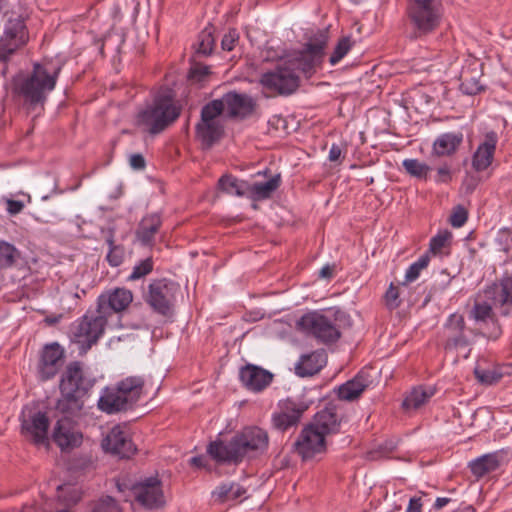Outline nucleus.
I'll return each instance as SVG.
<instances>
[{"label":"nucleus","mask_w":512,"mask_h":512,"mask_svg":"<svg viewBox=\"0 0 512 512\" xmlns=\"http://www.w3.org/2000/svg\"><path fill=\"white\" fill-rule=\"evenodd\" d=\"M451 502V499L448 497H438L434 502V509L440 510L445 507L448 503Z\"/></svg>","instance_id":"nucleus-62"},{"label":"nucleus","mask_w":512,"mask_h":512,"mask_svg":"<svg viewBox=\"0 0 512 512\" xmlns=\"http://www.w3.org/2000/svg\"><path fill=\"white\" fill-rule=\"evenodd\" d=\"M221 103L210 101L201 109L200 121L196 124L195 133L205 148H211L224 135V125L220 119Z\"/></svg>","instance_id":"nucleus-9"},{"label":"nucleus","mask_w":512,"mask_h":512,"mask_svg":"<svg viewBox=\"0 0 512 512\" xmlns=\"http://www.w3.org/2000/svg\"><path fill=\"white\" fill-rule=\"evenodd\" d=\"M98 408L107 413L114 414L132 408L126 398H123L116 388H105L98 400Z\"/></svg>","instance_id":"nucleus-28"},{"label":"nucleus","mask_w":512,"mask_h":512,"mask_svg":"<svg viewBox=\"0 0 512 512\" xmlns=\"http://www.w3.org/2000/svg\"><path fill=\"white\" fill-rule=\"evenodd\" d=\"M133 300L131 291L116 288L98 297L97 309L87 311L82 317L71 323L70 340L79 345L80 353H86L102 337L108 318L113 313L125 310Z\"/></svg>","instance_id":"nucleus-1"},{"label":"nucleus","mask_w":512,"mask_h":512,"mask_svg":"<svg viewBox=\"0 0 512 512\" xmlns=\"http://www.w3.org/2000/svg\"><path fill=\"white\" fill-rule=\"evenodd\" d=\"M341 417L335 405H328L316 413L312 425L325 437L327 434L339 431Z\"/></svg>","instance_id":"nucleus-27"},{"label":"nucleus","mask_w":512,"mask_h":512,"mask_svg":"<svg viewBox=\"0 0 512 512\" xmlns=\"http://www.w3.org/2000/svg\"><path fill=\"white\" fill-rule=\"evenodd\" d=\"M145 380L141 376H129L119 381L115 388L133 407L144 392Z\"/></svg>","instance_id":"nucleus-30"},{"label":"nucleus","mask_w":512,"mask_h":512,"mask_svg":"<svg viewBox=\"0 0 512 512\" xmlns=\"http://www.w3.org/2000/svg\"><path fill=\"white\" fill-rule=\"evenodd\" d=\"M264 89L279 95L293 94L300 85V77L289 63L278 65L274 70L264 73L260 80Z\"/></svg>","instance_id":"nucleus-11"},{"label":"nucleus","mask_w":512,"mask_h":512,"mask_svg":"<svg viewBox=\"0 0 512 512\" xmlns=\"http://www.w3.org/2000/svg\"><path fill=\"white\" fill-rule=\"evenodd\" d=\"M215 39L213 36V27L204 28L198 35L196 44L197 54L208 56L212 53Z\"/></svg>","instance_id":"nucleus-45"},{"label":"nucleus","mask_w":512,"mask_h":512,"mask_svg":"<svg viewBox=\"0 0 512 512\" xmlns=\"http://www.w3.org/2000/svg\"><path fill=\"white\" fill-rule=\"evenodd\" d=\"M384 299L388 309L394 310L398 308L401 304V300L399 298V288L391 283L384 295Z\"/></svg>","instance_id":"nucleus-53"},{"label":"nucleus","mask_w":512,"mask_h":512,"mask_svg":"<svg viewBox=\"0 0 512 512\" xmlns=\"http://www.w3.org/2000/svg\"><path fill=\"white\" fill-rule=\"evenodd\" d=\"M436 389L433 386H418L411 390L403 401V407L406 409H418L435 394Z\"/></svg>","instance_id":"nucleus-36"},{"label":"nucleus","mask_w":512,"mask_h":512,"mask_svg":"<svg viewBox=\"0 0 512 512\" xmlns=\"http://www.w3.org/2000/svg\"><path fill=\"white\" fill-rule=\"evenodd\" d=\"M281 185V175L275 174L266 182L248 183L249 197L254 201H263L272 197Z\"/></svg>","instance_id":"nucleus-33"},{"label":"nucleus","mask_w":512,"mask_h":512,"mask_svg":"<svg viewBox=\"0 0 512 512\" xmlns=\"http://www.w3.org/2000/svg\"><path fill=\"white\" fill-rule=\"evenodd\" d=\"M61 68L50 72L44 65L34 63L30 73H18L11 80V93L15 101L28 110L43 107L48 94L55 89Z\"/></svg>","instance_id":"nucleus-2"},{"label":"nucleus","mask_w":512,"mask_h":512,"mask_svg":"<svg viewBox=\"0 0 512 512\" xmlns=\"http://www.w3.org/2000/svg\"><path fill=\"white\" fill-rule=\"evenodd\" d=\"M247 490L236 482H225L219 485L213 495L220 502H241L246 498Z\"/></svg>","instance_id":"nucleus-35"},{"label":"nucleus","mask_w":512,"mask_h":512,"mask_svg":"<svg viewBox=\"0 0 512 512\" xmlns=\"http://www.w3.org/2000/svg\"><path fill=\"white\" fill-rule=\"evenodd\" d=\"M213 101L220 102L221 115L227 110V115L230 118L245 119L251 116L256 108V102L251 96L235 91H230Z\"/></svg>","instance_id":"nucleus-17"},{"label":"nucleus","mask_w":512,"mask_h":512,"mask_svg":"<svg viewBox=\"0 0 512 512\" xmlns=\"http://www.w3.org/2000/svg\"><path fill=\"white\" fill-rule=\"evenodd\" d=\"M117 488L121 492L129 489L135 501L148 510L162 508L165 504L162 484L157 477H147L130 486L119 482Z\"/></svg>","instance_id":"nucleus-10"},{"label":"nucleus","mask_w":512,"mask_h":512,"mask_svg":"<svg viewBox=\"0 0 512 512\" xmlns=\"http://www.w3.org/2000/svg\"><path fill=\"white\" fill-rule=\"evenodd\" d=\"M218 189L228 195L241 197L248 192V182L239 180L231 174H225L218 180Z\"/></svg>","instance_id":"nucleus-38"},{"label":"nucleus","mask_w":512,"mask_h":512,"mask_svg":"<svg viewBox=\"0 0 512 512\" xmlns=\"http://www.w3.org/2000/svg\"><path fill=\"white\" fill-rule=\"evenodd\" d=\"M451 243L452 233L447 229L441 230L430 239L429 249L426 253H431L434 256L449 255Z\"/></svg>","instance_id":"nucleus-40"},{"label":"nucleus","mask_w":512,"mask_h":512,"mask_svg":"<svg viewBox=\"0 0 512 512\" xmlns=\"http://www.w3.org/2000/svg\"><path fill=\"white\" fill-rule=\"evenodd\" d=\"M323 60L324 57L303 48L299 56L290 61L289 64L295 68V71L299 70L307 77H311L321 67Z\"/></svg>","instance_id":"nucleus-34"},{"label":"nucleus","mask_w":512,"mask_h":512,"mask_svg":"<svg viewBox=\"0 0 512 512\" xmlns=\"http://www.w3.org/2000/svg\"><path fill=\"white\" fill-rule=\"evenodd\" d=\"M239 432L242 434L243 440H248L260 454H263L268 449L269 436L264 429L257 426H249Z\"/></svg>","instance_id":"nucleus-37"},{"label":"nucleus","mask_w":512,"mask_h":512,"mask_svg":"<svg viewBox=\"0 0 512 512\" xmlns=\"http://www.w3.org/2000/svg\"><path fill=\"white\" fill-rule=\"evenodd\" d=\"M240 35L237 29L230 28L229 31L224 34L222 40H221V47L225 51H232L236 45V43L239 41Z\"/></svg>","instance_id":"nucleus-55"},{"label":"nucleus","mask_w":512,"mask_h":512,"mask_svg":"<svg viewBox=\"0 0 512 512\" xmlns=\"http://www.w3.org/2000/svg\"><path fill=\"white\" fill-rule=\"evenodd\" d=\"M451 179V172L448 166L439 167L437 170V175L435 177V181L438 183H447Z\"/></svg>","instance_id":"nucleus-60"},{"label":"nucleus","mask_w":512,"mask_h":512,"mask_svg":"<svg viewBox=\"0 0 512 512\" xmlns=\"http://www.w3.org/2000/svg\"><path fill=\"white\" fill-rule=\"evenodd\" d=\"M57 496L61 503L66 506H73L82 499V492L80 488L75 485L64 484L58 486Z\"/></svg>","instance_id":"nucleus-42"},{"label":"nucleus","mask_w":512,"mask_h":512,"mask_svg":"<svg viewBox=\"0 0 512 512\" xmlns=\"http://www.w3.org/2000/svg\"><path fill=\"white\" fill-rule=\"evenodd\" d=\"M427 495L425 493H420L419 496H414L410 498L408 506L406 508L405 512H422L423 507V497H426Z\"/></svg>","instance_id":"nucleus-57"},{"label":"nucleus","mask_w":512,"mask_h":512,"mask_svg":"<svg viewBox=\"0 0 512 512\" xmlns=\"http://www.w3.org/2000/svg\"><path fill=\"white\" fill-rule=\"evenodd\" d=\"M90 512H121V508L114 498L105 496L91 504Z\"/></svg>","instance_id":"nucleus-49"},{"label":"nucleus","mask_w":512,"mask_h":512,"mask_svg":"<svg viewBox=\"0 0 512 512\" xmlns=\"http://www.w3.org/2000/svg\"><path fill=\"white\" fill-rule=\"evenodd\" d=\"M474 375L479 383L490 386L498 383L502 379L503 372L499 366H484L482 363H477L474 368Z\"/></svg>","instance_id":"nucleus-39"},{"label":"nucleus","mask_w":512,"mask_h":512,"mask_svg":"<svg viewBox=\"0 0 512 512\" xmlns=\"http://www.w3.org/2000/svg\"><path fill=\"white\" fill-rule=\"evenodd\" d=\"M497 143L498 135L495 131L485 134L483 142L478 145L472 155V167L476 172H482L492 164Z\"/></svg>","instance_id":"nucleus-22"},{"label":"nucleus","mask_w":512,"mask_h":512,"mask_svg":"<svg viewBox=\"0 0 512 512\" xmlns=\"http://www.w3.org/2000/svg\"><path fill=\"white\" fill-rule=\"evenodd\" d=\"M429 262L430 256L428 253L421 255L417 261L413 262L406 270L405 281L407 283L415 281L419 277L421 271L428 266Z\"/></svg>","instance_id":"nucleus-48"},{"label":"nucleus","mask_w":512,"mask_h":512,"mask_svg":"<svg viewBox=\"0 0 512 512\" xmlns=\"http://www.w3.org/2000/svg\"><path fill=\"white\" fill-rule=\"evenodd\" d=\"M106 243L109 247L106 259L112 267H117L122 264L124 259V250L121 246L116 245L114 242L113 234L110 233L106 238Z\"/></svg>","instance_id":"nucleus-47"},{"label":"nucleus","mask_w":512,"mask_h":512,"mask_svg":"<svg viewBox=\"0 0 512 512\" xmlns=\"http://www.w3.org/2000/svg\"><path fill=\"white\" fill-rule=\"evenodd\" d=\"M102 448L120 458H130L136 451L129 434L120 426H114L103 438Z\"/></svg>","instance_id":"nucleus-19"},{"label":"nucleus","mask_w":512,"mask_h":512,"mask_svg":"<svg viewBox=\"0 0 512 512\" xmlns=\"http://www.w3.org/2000/svg\"><path fill=\"white\" fill-rule=\"evenodd\" d=\"M294 447L303 460H308L325 451V437L310 424L302 429Z\"/></svg>","instance_id":"nucleus-18"},{"label":"nucleus","mask_w":512,"mask_h":512,"mask_svg":"<svg viewBox=\"0 0 512 512\" xmlns=\"http://www.w3.org/2000/svg\"><path fill=\"white\" fill-rule=\"evenodd\" d=\"M467 219V210L463 206L458 205L453 209V212L450 216V224L455 228H460L466 223Z\"/></svg>","instance_id":"nucleus-54"},{"label":"nucleus","mask_w":512,"mask_h":512,"mask_svg":"<svg viewBox=\"0 0 512 512\" xmlns=\"http://www.w3.org/2000/svg\"><path fill=\"white\" fill-rule=\"evenodd\" d=\"M332 268L329 265H326L321 268L319 275L321 278H330L332 276Z\"/></svg>","instance_id":"nucleus-63"},{"label":"nucleus","mask_w":512,"mask_h":512,"mask_svg":"<svg viewBox=\"0 0 512 512\" xmlns=\"http://www.w3.org/2000/svg\"><path fill=\"white\" fill-rule=\"evenodd\" d=\"M470 334L479 335L477 329H470L466 326L464 316L459 313H452L448 316L444 324L446 350H457L469 347L472 343Z\"/></svg>","instance_id":"nucleus-13"},{"label":"nucleus","mask_w":512,"mask_h":512,"mask_svg":"<svg viewBox=\"0 0 512 512\" xmlns=\"http://www.w3.org/2000/svg\"><path fill=\"white\" fill-rule=\"evenodd\" d=\"M210 73L209 67L201 64H195L189 72V77L201 81Z\"/></svg>","instance_id":"nucleus-56"},{"label":"nucleus","mask_w":512,"mask_h":512,"mask_svg":"<svg viewBox=\"0 0 512 512\" xmlns=\"http://www.w3.org/2000/svg\"><path fill=\"white\" fill-rule=\"evenodd\" d=\"M129 164L134 170H143L146 166V161L142 154H132L129 158Z\"/></svg>","instance_id":"nucleus-59"},{"label":"nucleus","mask_w":512,"mask_h":512,"mask_svg":"<svg viewBox=\"0 0 512 512\" xmlns=\"http://www.w3.org/2000/svg\"><path fill=\"white\" fill-rule=\"evenodd\" d=\"M64 359V349L58 343L46 345L41 353L38 364V375L42 381L55 377L60 370Z\"/></svg>","instance_id":"nucleus-20"},{"label":"nucleus","mask_w":512,"mask_h":512,"mask_svg":"<svg viewBox=\"0 0 512 512\" xmlns=\"http://www.w3.org/2000/svg\"><path fill=\"white\" fill-rule=\"evenodd\" d=\"M94 382L85 376L83 364L79 361L70 362L60 377L59 390L65 394L85 395Z\"/></svg>","instance_id":"nucleus-14"},{"label":"nucleus","mask_w":512,"mask_h":512,"mask_svg":"<svg viewBox=\"0 0 512 512\" xmlns=\"http://www.w3.org/2000/svg\"><path fill=\"white\" fill-rule=\"evenodd\" d=\"M460 89L466 95H476L483 90V87L478 77H467L465 74H462Z\"/></svg>","instance_id":"nucleus-51"},{"label":"nucleus","mask_w":512,"mask_h":512,"mask_svg":"<svg viewBox=\"0 0 512 512\" xmlns=\"http://www.w3.org/2000/svg\"><path fill=\"white\" fill-rule=\"evenodd\" d=\"M328 32L326 30H318L312 35L309 41L304 45V49L311 51L319 56H325V48L328 44Z\"/></svg>","instance_id":"nucleus-43"},{"label":"nucleus","mask_w":512,"mask_h":512,"mask_svg":"<svg viewBox=\"0 0 512 512\" xmlns=\"http://www.w3.org/2000/svg\"><path fill=\"white\" fill-rule=\"evenodd\" d=\"M373 383L369 370L362 369L356 376L340 385L337 395L340 400L354 401Z\"/></svg>","instance_id":"nucleus-25"},{"label":"nucleus","mask_w":512,"mask_h":512,"mask_svg":"<svg viewBox=\"0 0 512 512\" xmlns=\"http://www.w3.org/2000/svg\"><path fill=\"white\" fill-rule=\"evenodd\" d=\"M350 326V316L338 308H330L325 312H308L297 321L300 331L324 344L337 342L341 338V330Z\"/></svg>","instance_id":"nucleus-3"},{"label":"nucleus","mask_w":512,"mask_h":512,"mask_svg":"<svg viewBox=\"0 0 512 512\" xmlns=\"http://www.w3.org/2000/svg\"><path fill=\"white\" fill-rule=\"evenodd\" d=\"M408 174L419 179H426L430 167L418 159H405L402 163Z\"/></svg>","instance_id":"nucleus-46"},{"label":"nucleus","mask_w":512,"mask_h":512,"mask_svg":"<svg viewBox=\"0 0 512 512\" xmlns=\"http://www.w3.org/2000/svg\"><path fill=\"white\" fill-rule=\"evenodd\" d=\"M191 462H192L194 465H196V466L200 467V466H202L203 459H202V457H200V456H195V457H193V458L191 459Z\"/></svg>","instance_id":"nucleus-64"},{"label":"nucleus","mask_w":512,"mask_h":512,"mask_svg":"<svg viewBox=\"0 0 512 512\" xmlns=\"http://www.w3.org/2000/svg\"><path fill=\"white\" fill-rule=\"evenodd\" d=\"M499 305H512V276L506 277L500 282Z\"/></svg>","instance_id":"nucleus-52"},{"label":"nucleus","mask_w":512,"mask_h":512,"mask_svg":"<svg viewBox=\"0 0 512 512\" xmlns=\"http://www.w3.org/2000/svg\"><path fill=\"white\" fill-rule=\"evenodd\" d=\"M462 132H448L439 135L433 143V150L438 156L454 154L463 142Z\"/></svg>","instance_id":"nucleus-32"},{"label":"nucleus","mask_w":512,"mask_h":512,"mask_svg":"<svg viewBox=\"0 0 512 512\" xmlns=\"http://www.w3.org/2000/svg\"><path fill=\"white\" fill-rule=\"evenodd\" d=\"M355 41L351 36H343L341 37L335 48L333 49L332 54L329 57V63L331 66L337 65L352 49Z\"/></svg>","instance_id":"nucleus-44"},{"label":"nucleus","mask_w":512,"mask_h":512,"mask_svg":"<svg viewBox=\"0 0 512 512\" xmlns=\"http://www.w3.org/2000/svg\"><path fill=\"white\" fill-rule=\"evenodd\" d=\"M180 286L168 279H154L149 285L144 300L157 314L169 317L174 312L176 295Z\"/></svg>","instance_id":"nucleus-8"},{"label":"nucleus","mask_w":512,"mask_h":512,"mask_svg":"<svg viewBox=\"0 0 512 512\" xmlns=\"http://www.w3.org/2000/svg\"><path fill=\"white\" fill-rule=\"evenodd\" d=\"M20 258V251L7 241H0V271L13 267Z\"/></svg>","instance_id":"nucleus-41"},{"label":"nucleus","mask_w":512,"mask_h":512,"mask_svg":"<svg viewBox=\"0 0 512 512\" xmlns=\"http://www.w3.org/2000/svg\"><path fill=\"white\" fill-rule=\"evenodd\" d=\"M49 426L50 421L45 412L29 411L28 414L22 413V434L35 445H44L48 442Z\"/></svg>","instance_id":"nucleus-16"},{"label":"nucleus","mask_w":512,"mask_h":512,"mask_svg":"<svg viewBox=\"0 0 512 512\" xmlns=\"http://www.w3.org/2000/svg\"><path fill=\"white\" fill-rule=\"evenodd\" d=\"M207 452L217 462L234 465L241 463L245 458L260 455L248 440H243L240 432H237L228 442L221 440L211 442Z\"/></svg>","instance_id":"nucleus-7"},{"label":"nucleus","mask_w":512,"mask_h":512,"mask_svg":"<svg viewBox=\"0 0 512 512\" xmlns=\"http://www.w3.org/2000/svg\"><path fill=\"white\" fill-rule=\"evenodd\" d=\"M497 291V286H491L484 289L482 294L479 293L475 297L473 306L468 313L469 319L473 320L480 328L492 325L491 331L482 332L478 330V333L481 336L493 340L498 339L502 334L498 318L493 310V306L499 304V297L496 296Z\"/></svg>","instance_id":"nucleus-6"},{"label":"nucleus","mask_w":512,"mask_h":512,"mask_svg":"<svg viewBox=\"0 0 512 512\" xmlns=\"http://www.w3.org/2000/svg\"><path fill=\"white\" fill-rule=\"evenodd\" d=\"M6 205V210L10 215L19 214L25 207L22 201L13 199H8L6 201Z\"/></svg>","instance_id":"nucleus-58"},{"label":"nucleus","mask_w":512,"mask_h":512,"mask_svg":"<svg viewBox=\"0 0 512 512\" xmlns=\"http://www.w3.org/2000/svg\"><path fill=\"white\" fill-rule=\"evenodd\" d=\"M29 41V32L21 16L9 18L0 37V61L7 62L16 51Z\"/></svg>","instance_id":"nucleus-12"},{"label":"nucleus","mask_w":512,"mask_h":512,"mask_svg":"<svg viewBox=\"0 0 512 512\" xmlns=\"http://www.w3.org/2000/svg\"><path fill=\"white\" fill-rule=\"evenodd\" d=\"M341 154H342V150H341L340 146L337 144H332V146L329 150L328 159L331 162H336L340 159Z\"/></svg>","instance_id":"nucleus-61"},{"label":"nucleus","mask_w":512,"mask_h":512,"mask_svg":"<svg viewBox=\"0 0 512 512\" xmlns=\"http://www.w3.org/2000/svg\"><path fill=\"white\" fill-rule=\"evenodd\" d=\"M278 409L272 414L273 427L286 431L300 422L303 413L308 409V404L302 400L287 398L279 402Z\"/></svg>","instance_id":"nucleus-15"},{"label":"nucleus","mask_w":512,"mask_h":512,"mask_svg":"<svg viewBox=\"0 0 512 512\" xmlns=\"http://www.w3.org/2000/svg\"><path fill=\"white\" fill-rule=\"evenodd\" d=\"M507 461V452L503 449L484 454L469 462L471 473L481 478L499 469Z\"/></svg>","instance_id":"nucleus-24"},{"label":"nucleus","mask_w":512,"mask_h":512,"mask_svg":"<svg viewBox=\"0 0 512 512\" xmlns=\"http://www.w3.org/2000/svg\"><path fill=\"white\" fill-rule=\"evenodd\" d=\"M153 266H154V263H153V259L151 257L141 260L138 264H136L133 267V270H132L131 274L129 275L128 279L134 281V280L144 278L145 276H147L148 274H150L152 272Z\"/></svg>","instance_id":"nucleus-50"},{"label":"nucleus","mask_w":512,"mask_h":512,"mask_svg":"<svg viewBox=\"0 0 512 512\" xmlns=\"http://www.w3.org/2000/svg\"><path fill=\"white\" fill-rule=\"evenodd\" d=\"M441 0H408L406 7L407 37L421 40L434 33L441 24Z\"/></svg>","instance_id":"nucleus-4"},{"label":"nucleus","mask_w":512,"mask_h":512,"mask_svg":"<svg viewBox=\"0 0 512 512\" xmlns=\"http://www.w3.org/2000/svg\"><path fill=\"white\" fill-rule=\"evenodd\" d=\"M239 377L248 390L260 392L270 385L273 374L256 365L247 364L241 368Z\"/></svg>","instance_id":"nucleus-23"},{"label":"nucleus","mask_w":512,"mask_h":512,"mask_svg":"<svg viewBox=\"0 0 512 512\" xmlns=\"http://www.w3.org/2000/svg\"><path fill=\"white\" fill-rule=\"evenodd\" d=\"M180 113V107L174 104L170 96L160 95L154 98L151 105L138 113L137 122L149 134L157 135L175 122Z\"/></svg>","instance_id":"nucleus-5"},{"label":"nucleus","mask_w":512,"mask_h":512,"mask_svg":"<svg viewBox=\"0 0 512 512\" xmlns=\"http://www.w3.org/2000/svg\"><path fill=\"white\" fill-rule=\"evenodd\" d=\"M61 397L57 400L55 409L59 418H67L69 420H76L79 417L83 408L82 397L80 394H65L60 393Z\"/></svg>","instance_id":"nucleus-29"},{"label":"nucleus","mask_w":512,"mask_h":512,"mask_svg":"<svg viewBox=\"0 0 512 512\" xmlns=\"http://www.w3.org/2000/svg\"><path fill=\"white\" fill-rule=\"evenodd\" d=\"M327 363V354L321 350L304 354L295 365V373L300 377H310L321 371Z\"/></svg>","instance_id":"nucleus-26"},{"label":"nucleus","mask_w":512,"mask_h":512,"mask_svg":"<svg viewBox=\"0 0 512 512\" xmlns=\"http://www.w3.org/2000/svg\"><path fill=\"white\" fill-rule=\"evenodd\" d=\"M162 225L160 214L152 213L146 215L140 221L136 230V237L142 245L150 246L154 243L155 235L159 232Z\"/></svg>","instance_id":"nucleus-31"},{"label":"nucleus","mask_w":512,"mask_h":512,"mask_svg":"<svg viewBox=\"0 0 512 512\" xmlns=\"http://www.w3.org/2000/svg\"><path fill=\"white\" fill-rule=\"evenodd\" d=\"M52 439L61 450L78 447L82 442V434L77 428L76 420L58 418Z\"/></svg>","instance_id":"nucleus-21"}]
</instances>
